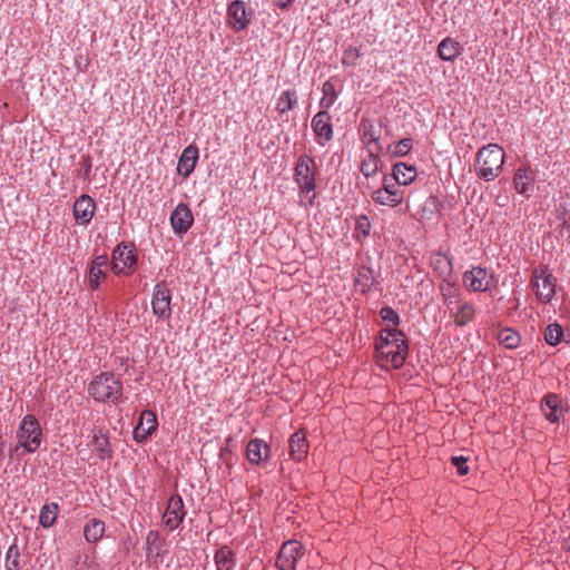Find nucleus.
Segmentation results:
<instances>
[{
    "instance_id": "nucleus-1",
    "label": "nucleus",
    "mask_w": 570,
    "mask_h": 570,
    "mask_svg": "<svg viewBox=\"0 0 570 570\" xmlns=\"http://www.w3.org/2000/svg\"><path fill=\"white\" fill-rule=\"evenodd\" d=\"M504 150L497 144H489L476 153L475 174L479 178L491 181L502 171Z\"/></svg>"
},
{
    "instance_id": "nucleus-2",
    "label": "nucleus",
    "mask_w": 570,
    "mask_h": 570,
    "mask_svg": "<svg viewBox=\"0 0 570 570\" xmlns=\"http://www.w3.org/2000/svg\"><path fill=\"white\" fill-rule=\"evenodd\" d=\"M88 394L97 402L117 403L122 395V383L111 372H102L88 385Z\"/></svg>"
},
{
    "instance_id": "nucleus-3",
    "label": "nucleus",
    "mask_w": 570,
    "mask_h": 570,
    "mask_svg": "<svg viewBox=\"0 0 570 570\" xmlns=\"http://www.w3.org/2000/svg\"><path fill=\"white\" fill-rule=\"evenodd\" d=\"M294 180L298 186L301 195L306 196L307 205L312 206L316 198V164L315 160L303 154L297 158L296 166L294 168Z\"/></svg>"
},
{
    "instance_id": "nucleus-4",
    "label": "nucleus",
    "mask_w": 570,
    "mask_h": 570,
    "mask_svg": "<svg viewBox=\"0 0 570 570\" xmlns=\"http://www.w3.org/2000/svg\"><path fill=\"white\" fill-rule=\"evenodd\" d=\"M17 439L18 445L14 450L22 446L28 453H33L39 449L42 441V431L36 416L28 414L21 420Z\"/></svg>"
},
{
    "instance_id": "nucleus-5",
    "label": "nucleus",
    "mask_w": 570,
    "mask_h": 570,
    "mask_svg": "<svg viewBox=\"0 0 570 570\" xmlns=\"http://www.w3.org/2000/svg\"><path fill=\"white\" fill-rule=\"evenodd\" d=\"M531 285L535 291L539 301L548 303L556 294L554 278L546 267H540L533 271Z\"/></svg>"
},
{
    "instance_id": "nucleus-6",
    "label": "nucleus",
    "mask_w": 570,
    "mask_h": 570,
    "mask_svg": "<svg viewBox=\"0 0 570 570\" xmlns=\"http://www.w3.org/2000/svg\"><path fill=\"white\" fill-rule=\"evenodd\" d=\"M389 335L394 337V344L385 350L384 356L392 363L395 368L403 366L407 356V344L405 334L397 328H386Z\"/></svg>"
},
{
    "instance_id": "nucleus-7",
    "label": "nucleus",
    "mask_w": 570,
    "mask_h": 570,
    "mask_svg": "<svg viewBox=\"0 0 570 570\" xmlns=\"http://www.w3.org/2000/svg\"><path fill=\"white\" fill-rule=\"evenodd\" d=\"M304 556V548L297 540L283 543L277 556L276 567L279 570H295L297 561Z\"/></svg>"
},
{
    "instance_id": "nucleus-8",
    "label": "nucleus",
    "mask_w": 570,
    "mask_h": 570,
    "mask_svg": "<svg viewBox=\"0 0 570 570\" xmlns=\"http://www.w3.org/2000/svg\"><path fill=\"white\" fill-rule=\"evenodd\" d=\"M137 264V255L134 253V246L121 243L112 252L111 267L117 275H128L127 269H131Z\"/></svg>"
},
{
    "instance_id": "nucleus-9",
    "label": "nucleus",
    "mask_w": 570,
    "mask_h": 570,
    "mask_svg": "<svg viewBox=\"0 0 570 570\" xmlns=\"http://www.w3.org/2000/svg\"><path fill=\"white\" fill-rule=\"evenodd\" d=\"M170 301L171 294L166 283H157L151 299L153 313L159 318L168 320L171 315Z\"/></svg>"
},
{
    "instance_id": "nucleus-10",
    "label": "nucleus",
    "mask_w": 570,
    "mask_h": 570,
    "mask_svg": "<svg viewBox=\"0 0 570 570\" xmlns=\"http://www.w3.org/2000/svg\"><path fill=\"white\" fill-rule=\"evenodd\" d=\"M186 515L184 501L179 494L171 495L167 501L166 510L163 514L164 524L170 530H176Z\"/></svg>"
},
{
    "instance_id": "nucleus-11",
    "label": "nucleus",
    "mask_w": 570,
    "mask_h": 570,
    "mask_svg": "<svg viewBox=\"0 0 570 570\" xmlns=\"http://www.w3.org/2000/svg\"><path fill=\"white\" fill-rule=\"evenodd\" d=\"M492 275L483 267H473L463 274V283L469 291L488 292L491 286Z\"/></svg>"
},
{
    "instance_id": "nucleus-12",
    "label": "nucleus",
    "mask_w": 570,
    "mask_h": 570,
    "mask_svg": "<svg viewBox=\"0 0 570 570\" xmlns=\"http://www.w3.org/2000/svg\"><path fill=\"white\" fill-rule=\"evenodd\" d=\"M312 129L316 137V141L324 146L333 139V127L331 116L326 110L318 111L312 119Z\"/></svg>"
},
{
    "instance_id": "nucleus-13",
    "label": "nucleus",
    "mask_w": 570,
    "mask_h": 570,
    "mask_svg": "<svg viewBox=\"0 0 570 570\" xmlns=\"http://www.w3.org/2000/svg\"><path fill=\"white\" fill-rule=\"evenodd\" d=\"M194 223V216L190 208L180 203L170 215V224L176 235H183L188 232Z\"/></svg>"
},
{
    "instance_id": "nucleus-14",
    "label": "nucleus",
    "mask_w": 570,
    "mask_h": 570,
    "mask_svg": "<svg viewBox=\"0 0 570 570\" xmlns=\"http://www.w3.org/2000/svg\"><path fill=\"white\" fill-rule=\"evenodd\" d=\"M157 417L154 412L145 410L140 413L139 422L134 430V439L138 443L146 442L157 429Z\"/></svg>"
},
{
    "instance_id": "nucleus-15",
    "label": "nucleus",
    "mask_w": 570,
    "mask_h": 570,
    "mask_svg": "<svg viewBox=\"0 0 570 570\" xmlns=\"http://www.w3.org/2000/svg\"><path fill=\"white\" fill-rule=\"evenodd\" d=\"M96 210V204L90 196L83 194L73 204L72 213L75 220L81 225H88Z\"/></svg>"
},
{
    "instance_id": "nucleus-16",
    "label": "nucleus",
    "mask_w": 570,
    "mask_h": 570,
    "mask_svg": "<svg viewBox=\"0 0 570 570\" xmlns=\"http://www.w3.org/2000/svg\"><path fill=\"white\" fill-rule=\"evenodd\" d=\"M198 156L199 151L195 145L187 146L178 159L177 173L184 178L189 177L196 167Z\"/></svg>"
},
{
    "instance_id": "nucleus-17",
    "label": "nucleus",
    "mask_w": 570,
    "mask_h": 570,
    "mask_svg": "<svg viewBox=\"0 0 570 570\" xmlns=\"http://www.w3.org/2000/svg\"><path fill=\"white\" fill-rule=\"evenodd\" d=\"M227 14L234 30H243L249 23L245 3L240 0H235L228 6Z\"/></svg>"
},
{
    "instance_id": "nucleus-18",
    "label": "nucleus",
    "mask_w": 570,
    "mask_h": 570,
    "mask_svg": "<svg viewBox=\"0 0 570 570\" xmlns=\"http://www.w3.org/2000/svg\"><path fill=\"white\" fill-rule=\"evenodd\" d=\"M246 456L252 464H259L269 456V446L259 439H253L246 448Z\"/></svg>"
},
{
    "instance_id": "nucleus-19",
    "label": "nucleus",
    "mask_w": 570,
    "mask_h": 570,
    "mask_svg": "<svg viewBox=\"0 0 570 570\" xmlns=\"http://www.w3.org/2000/svg\"><path fill=\"white\" fill-rule=\"evenodd\" d=\"M308 453V443L303 431H297L289 439V455L295 461H302Z\"/></svg>"
},
{
    "instance_id": "nucleus-20",
    "label": "nucleus",
    "mask_w": 570,
    "mask_h": 570,
    "mask_svg": "<svg viewBox=\"0 0 570 570\" xmlns=\"http://www.w3.org/2000/svg\"><path fill=\"white\" fill-rule=\"evenodd\" d=\"M541 409L550 422L553 423L559 421L562 414L560 397L553 393L546 395L541 402Z\"/></svg>"
},
{
    "instance_id": "nucleus-21",
    "label": "nucleus",
    "mask_w": 570,
    "mask_h": 570,
    "mask_svg": "<svg viewBox=\"0 0 570 570\" xmlns=\"http://www.w3.org/2000/svg\"><path fill=\"white\" fill-rule=\"evenodd\" d=\"M431 266L441 278H449L452 275V259L441 252L431 255Z\"/></svg>"
},
{
    "instance_id": "nucleus-22",
    "label": "nucleus",
    "mask_w": 570,
    "mask_h": 570,
    "mask_svg": "<svg viewBox=\"0 0 570 570\" xmlns=\"http://www.w3.org/2000/svg\"><path fill=\"white\" fill-rule=\"evenodd\" d=\"M217 570H234L236 566L235 553L228 546L220 547L214 556Z\"/></svg>"
},
{
    "instance_id": "nucleus-23",
    "label": "nucleus",
    "mask_w": 570,
    "mask_h": 570,
    "mask_svg": "<svg viewBox=\"0 0 570 570\" xmlns=\"http://www.w3.org/2000/svg\"><path fill=\"white\" fill-rule=\"evenodd\" d=\"M461 50L462 48L458 41L452 38H445L438 47V55L444 61H453Z\"/></svg>"
},
{
    "instance_id": "nucleus-24",
    "label": "nucleus",
    "mask_w": 570,
    "mask_h": 570,
    "mask_svg": "<svg viewBox=\"0 0 570 570\" xmlns=\"http://www.w3.org/2000/svg\"><path fill=\"white\" fill-rule=\"evenodd\" d=\"M416 168L414 166H409L404 163H396L393 167L394 180L399 185H409L416 177Z\"/></svg>"
},
{
    "instance_id": "nucleus-25",
    "label": "nucleus",
    "mask_w": 570,
    "mask_h": 570,
    "mask_svg": "<svg viewBox=\"0 0 570 570\" xmlns=\"http://www.w3.org/2000/svg\"><path fill=\"white\" fill-rule=\"evenodd\" d=\"M372 198L375 203L390 207H395L403 202L402 194H397L395 190L386 191L382 188L375 190L372 195Z\"/></svg>"
},
{
    "instance_id": "nucleus-26",
    "label": "nucleus",
    "mask_w": 570,
    "mask_h": 570,
    "mask_svg": "<svg viewBox=\"0 0 570 570\" xmlns=\"http://www.w3.org/2000/svg\"><path fill=\"white\" fill-rule=\"evenodd\" d=\"M534 179V174L530 168H519L513 177V185L519 194L527 195L529 184Z\"/></svg>"
},
{
    "instance_id": "nucleus-27",
    "label": "nucleus",
    "mask_w": 570,
    "mask_h": 570,
    "mask_svg": "<svg viewBox=\"0 0 570 570\" xmlns=\"http://www.w3.org/2000/svg\"><path fill=\"white\" fill-rule=\"evenodd\" d=\"M59 513V505L56 502L46 503L40 509L39 523L43 528H50L55 524Z\"/></svg>"
},
{
    "instance_id": "nucleus-28",
    "label": "nucleus",
    "mask_w": 570,
    "mask_h": 570,
    "mask_svg": "<svg viewBox=\"0 0 570 570\" xmlns=\"http://www.w3.org/2000/svg\"><path fill=\"white\" fill-rule=\"evenodd\" d=\"M105 533V523L98 519L88 521L83 529V535L88 542H97Z\"/></svg>"
},
{
    "instance_id": "nucleus-29",
    "label": "nucleus",
    "mask_w": 570,
    "mask_h": 570,
    "mask_svg": "<svg viewBox=\"0 0 570 570\" xmlns=\"http://www.w3.org/2000/svg\"><path fill=\"white\" fill-rule=\"evenodd\" d=\"M475 308L473 307V305L468 302H464L463 304H460L456 307L455 312L453 313L454 323L461 327L465 326L473 320Z\"/></svg>"
},
{
    "instance_id": "nucleus-30",
    "label": "nucleus",
    "mask_w": 570,
    "mask_h": 570,
    "mask_svg": "<svg viewBox=\"0 0 570 570\" xmlns=\"http://www.w3.org/2000/svg\"><path fill=\"white\" fill-rule=\"evenodd\" d=\"M92 445L95 451L98 452L100 459H109L111 458L112 451L110 449V442L106 434L102 431H98L94 434Z\"/></svg>"
},
{
    "instance_id": "nucleus-31",
    "label": "nucleus",
    "mask_w": 570,
    "mask_h": 570,
    "mask_svg": "<svg viewBox=\"0 0 570 570\" xmlns=\"http://www.w3.org/2000/svg\"><path fill=\"white\" fill-rule=\"evenodd\" d=\"M296 104V92L294 90H286L278 97L276 102V110L283 115L292 110Z\"/></svg>"
},
{
    "instance_id": "nucleus-32",
    "label": "nucleus",
    "mask_w": 570,
    "mask_h": 570,
    "mask_svg": "<svg viewBox=\"0 0 570 570\" xmlns=\"http://www.w3.org/2000/svg\"><path fill=\"white\" fill-rule=\"evenodd\" d=\"M498 340L500 344L504 345L507 348H515L520 344L521 338L518 332L505 327L499 332Z\"/></svg>"
},
{
    "instance_id": "nucleus-33",
    "label": "nucleus",
    "mask_w": 570,
    "mask_h": 570,
    "mask_svg": "<svg viewBox=\"0 0 570 570\" xmlns=\"http://www.w3.org/2000/svg\"><path fill=\"white\" fill-rule=\"evenodd\" d=\"M380 164L381 160L377 155L373 151H370L367 158L364 159L361 164V173L365 177L374 176L380 170Z\"/></svg>"
},
{
    "instance_id": "nucleus-34",
    "label": "nucleus",
    "mask_w": 570,
    "mask_h": 570,
    "mask_svg": "<svg viewBox=\"0 0 570 570\" xmlns=\"http://www.w3.org/2000/svg\"><path fill=\"white\" fill-rule=\"evenodd\" d=\"M563 338L562 326L558 323L549 324L544 330V341L551 346L558 345Z\"/></svg>"
},
{
    "instance_id": "nucleus-35",
    "label": "nucleus",
    "mask_w": 570,
    "mask_h": 570,
    "mask_svg": "<svg viewBox=\"0 0 570 570\" xmlns=\"http://www.w3.org/2000/svg\"><path fill=\"white\" fill-rule=\"evenodd\" d=\"M375 272L372 268H366L360 272V277L355 279L356 286L361 287L363 293L371 291L375 283Z\"/></svg>"
},
{
    "instance_id": "nucleus-36",
    "label": "nucleus",
    "mask_w": 570,
    "mask_h": 570,
    "mask_svg": "<svg viewBox=\"0 0 570 570\" xmlns=\"http://www.w3.org/2000/svg\"><path fill=\"white\" fill-rule=\"evenodd\" d=\"M323 98L320 101L322 108L328 109L333 106L336 100V91L334 85L327 80L322 87Z\"/></svg>"
},
{
    "instance_id": "nucleus-37",
    "label": "nucleus",
    "mask_w": 570,
    "mask_h": 570,
    "mask_svg": "<svg viewBox=\"0 0 570 570\" xmlns=\"http://www.w3.org/2000/svg\"><path fill=\"white\" fill-rule=\"evenodd\" d=\"M362 127H363V135H362L363 142L367 144V145L375 144L376 151H381L382 147L379 144L380 136L376 134L374 125H372L371 122L362 121Z\"/></svg>"
},
{
    "instance_id": "nucleus-38",
    "label": "nucleus",
    "mask_w": 570,
    "mask_h": 570,
    "mask_svg": "<svg viewBox=\"0 0 570 570\" xmlns=\"http://www.w3.org/2000/svg\"><path fill=\"white\" fill-rule=\"evenodd\" d=\"M164 546V540L160 538L157 531H149L146 537V550L147 554H150L153 551H156L159 554Z\"/></svg>"
},
{
    "instance_id": "nucleus-39",
    "label": "nucleus",
    "mask_w": 570,
    "mask_h": 570,
    "mask_svg": "<svg viewBox=\"0 0 570 570\" xmlns=\"http://www.w3.org/2000/svg\"><path fill=\"white\" fill-rule=\"evenodd\" d=\"M393 344L394 337H392V335H389L386 328H384L380 332V335L375 341V348L381 355H384L385 350H387Z\"/></svg>"
},
{
    "instance_id": "nucleus-40",
    "label": "nucleus",
    "mask_w": 570,
    "mask_h": 570,
    "mask_svg": "<svg viewBox=\"0 0 570 570\" xmlns=\"http://www.w3.org/2000/svg\"><path fill=\"white\" fill-rule=\"evenodd\" d=\"M440 292L443 299L455 298V296L459 295V287L455 283L450 282L449 278H442V283L440 284Z\"/></svg>"
},
{
    "instance_id": "nucleus-41",
    "label": "nucleus",
    "mask_w": 570,
    "mask_h": 570,
    "mask_svg": "<svg viewBox=\"0 0 570 570\" xmlns=\"http://www.w3.org/2000/svg\"><path fill=\"white\" fill-rule=\"evenodd\" d=\"M413 146V140L411 138H403L399 142H396L393 149H390L392 155L395 157H402L410 153ZM390 146L389 148H391Z\"/></svg>"
},
{
    "instance_id": "nucleus-42",
    "label": "nucleus",
    "mask_w": 570,
    "mask_h": 570,
    "mask_svg": "<svg viewBox=\"0 0 570 570\" xmlns=\"http://www.w3.org/2000/svg\"><path fill=\"white\" fill-rule=\"evenodd\" d=\"M360 56L357 48L348 47L343 53L342 63L346 67L356 66Z\"/></svg>"
},
{
    "instance_id": "nucleus-43",
    "label": "nucleus",
    "mask_w": 570,
    "mask_h": 570,
    "mask_svg": "<svg viewBox=\"0 0 570 570\" xmlns=\"http://www.w3.org/2000/svg\"><path fill=\"white\" fill-rule=\"evenodd\" d=\"M89 285L91 289H97L99 287L100 281L106 278V272L102 267L89 268Z\"/></svg>"
},
{
    "instance_id": "nucleus-44",
    "label": "nucleus",
    "mask_w": 570,
    "mask_h": 570,
    "mask_svg": "<svg viewBox=\"0 0 570 570\" xmlns=\"http://www.w3.org/2000/svg\"><path fill=\"white\" fill-rule=\"evenodd\" d=\"M380 316L383 321L392 323L394 326L400 324L399 314L390 306L381 308Z\"/></svg>"
},
{
    "instance_id": "nucleus-45",
    "label": "nucleus",
    "mask_w": 570,
    "mask_h": 570,
    "mask_svg": "<svg viewBox=\"0 0 570 570\" xmlns=\"http://www.w3.org/2000/svg\"><path fill=\"white\" fill-rule=\"evenodd\" d=\"M451 462L456 468L460 475H466L469 473L468 459L465 456H452Z\"/></svg>"
},
{
    "instance_id": "nucleus-46",
    "label": "nucleus",
    "mask_w": 570,
    "mask_h": 570,
    "mask_svg": "<svg viewBox=\"0 0 570 570\" xmlns=\"http://www.w3.org/2000/svg\"><path fill=\"white\" fill-rule=\"evenodd\" d=\"M557 218L560 220V225L558 227L560 229V235L562 236L563 230L570 232V215H569V213L566 209H563L562 212L558 213Z\"/></svg>"
},
{
    "instance_id": "nucleus-47",
    "label": "nucleus",
    "mask_w": 570,
    "mask_h": 570,
    "mask_svg": "<svg viewBox=\"0 0 570 570\" xmlns=\"http://www.w3.org/2000/svg\"><path fill=\"white\" fill-rule=\"evenodd\" d=\"M399 184L394 180L393 176H384L383 178V187L384 190H395L397 194H402L403 191L397 187Z\"/></svg>"
},
{
    "instance_id": "nucleus-48",
    "label": "nucleus",
    "mask_w": 570,
    "mask_h": 570,
    "mask_svg": "<svg viewBox=\"0 0 570 570\" xmlns=\"http://www.w3.org/2000/svg\"><path fill=\"white\" fill-rule=\"evenodd\" d=\"M444 301V304L446 305L448 309L453 313L454 309H456V307L460 305V304H463L464 301H462L460 298L459 295L455 296V298H445L443 299Z\"/></svg>"
},
{
    "instance_id": "nucleus-49",
    "label": "nucleus",
    "mask_w": 570,
    "mask_h": 570,
    "mask_svg": "<svg viewBox=\"0 0 570 570\" xmlns=\"http://www.w3.org/2000/svg\"><path fill=\"white\" fill-rule=\"evenodd\" d=\"M107 265H108V256L107 255H99V256H96L92 259L90 267L95 269L97 267H104V266H107Z\"/></svg>"
},
{
    "instance_id": "nucleus-50",
    "label": "nucleus",
    "mask_w": 570,
    "mask_h": 570,
    "mask_svg": "<svg viewBox=\"0 0 570 570\" xmlns=\"http://www.w3.org/2000/svg\"><path fill=\"white\" fill-rule=\"evenodd\" d=\"M357 228L362 230L364 235H368L370 233V222L366 216H361L357 219Z\"/></svg>"
},
{
    "instance_id": "nucleus-51",
    "label": "nucleus",
    "mask_w": 570,
    "mask_h": 570,
    "mask_svg": "<svg viewBox=\"0 0 570 570\" xmlns=\"http://www.w3.org/2000/svg\"><path fill=\"white\" fill-rule=\"evenodd\" d=\"M19 557L20 552L18 546L16 543L11 544L7 551L6 560L19 559Z\"/></svg>"
},
{
    "instance_id": "nucleus-52",
    "label": "nucleus",
    "mask_w": 570,
    "mask_h": 570,
    "mask_svg": "<svg viewBox=\"0 0 570 570\" xmlns=\"http://www.w3.org/2000/svg\"><path fill=\"white\" fill-rule=\"evenodd\" d=\"M7 570H20L19 559L6 560Z\"/></svg>"
},
{
    "instance_id": "nucleus-53",
    "label": "nucleus",
    "mask_w": 570,
    "mask_h": 570,
    "mask_svg": "<svg viewBox=\"0 0 570 570\" xmlns=\"http://www.w3.org/2000/svg\"><path fill=\"white\" fill-rule=\"evenodd\" d=\"M274 1L278 8L286 9L293 3L294 0H274Z\"/></svg>"
},
{
    "instance_id": "nucleus-54",
    "label": "nucleus",
    "mask_w": 570,
    "mask_h": 570,
    "mask_svg": "<svg viewBox=\"0 0 570 570\" xmlns=\"http://www.w3.org/2000/svg\"><path fill=\"white\" fill-rule=\"evenodd\" d=\"M509 305H510V308L512 311H517L520 306V301L518 297H512L508 301Z\"/></svg>"
},
{
    "instance_id": "nucleus-55",
    "label": "nucleus",
    "mask_w": 570,
    "mask_h": 570,
    "mask_svg": "<svg viewBox=\"0 0 570 570\" xmlns=\"http://www.w3.org/2000/svg\"><path fill=\"white\" fill-rule=\"evenodd\" d=\"M4 456V443L1 441L0 442V461L3 459Z\"/></svg>"
}]
</instances>
